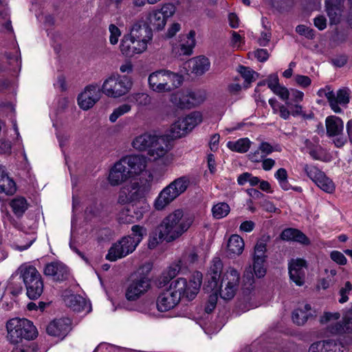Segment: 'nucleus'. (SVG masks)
<instances>
[{"instance_id": "a878e982", "label": "nucleus", "mask_w": 352, "mask_h": 352, "mask_svg": "<svg viewBox=\"0 0 352 352\" xmlns=\"http://www.w3.org/2000/svg\"><path fill=\"white\" fill-rule=\"evenodd\" d=\"M326 7L331 23L338 24L340 22L343 12V1L340 0L326 1Z\"/></svg>"}, {"instance_id": "4468645a", "label": "nucleus", "mask_w": 352, "mask_h": 352, "mask_svg": "<svg viewBox=\"0 0 352 352\" xmlns=\"http://www.w3.org/2000/svg\"><path fill=\"white\" fill-rule=\"evenodd\" d=\"M129 168L122 157L116 162L109 172L108 179L110 184L118 186L131 177Z\"/></svg>"}, {"instance_id": "f3484780", "label": "nucleus", "mask_w": 352, "mask_h": 352, "mask_svg": "<svg viewBox=\"0 0 352 352\" xmlns=\"http://www.w3.org/2000/svg\"><path fill=\"white\" fill-rule=\"evenodd\" d=\"M179 295L174 294L171 289L162 292L157 299V308L161 312L173 309L180 301Z\"/></svg>"}, {"instance_id": "393cba45", "label": "nucleus", "mask_w": 352, "mask_h": 352, "mask_svg": "<svg viewBox=\"0 0 352 352\" xmlns=\"http://www.w3.org/2000/svg\"><path fill=\"white\" fill-rule=\"evenodd\" d=\"M187 272L186 267L182 264V261L179 260L169 266L167 271L164 272L159 279L158 286L163 287L170 280L175 278L179 272Z\"/></svg>"}, {"instance_id": "a18cd8bd", "label": "nucleus", "mask_w": 352, "mask_h": 352, "mask_svg": "<svg viewBox=\"0 0 352 352\" xmlns=\"http://www.w3.org/2000/svg\"><path fill=\"white\" fill-rule=\"evenodd\" d=\"M230 211V206L225 202H220L213 206L212 215L215 219H219L226 217Z\"/></svg>"}, {"instance_id": "8fccbe9b", "label": "nucleus", "mask_w": 352, "mask_h": 352, "mask_svg": "<svg viewBox=\"0 0 352 352\" xmlns=\"http://www.w3.org/2000/svg\"><path fill=\"white\" fill-rule=\"evenodd\" d=\"M266 260L264 258H252V268L257 278H262L266 274Z\"/></svg>"}, {"instance_id": "4d7b16f0", "label": "nucleus", "mask_w": 352, "mask_h": 352, "mask_svg": "<svg viewBox=\"0 0 352 352\" xmlns=\"http://www.w3.org/2000/svg\"><path fill=\"white\" fill-rule=\"evenodd\" d=\"M239 72L248 84L256 80L255 76H258L257 73L254 71L244 66H240Z\"/></svg>"}, {"instance_id": "338daca9", "label": "nucleus", "mask_w": 352, "mask_h": 352, "mask_svg": "<svg viewBox=\"0 0 352 352\" xmlns=\"http://www.w3.org/2000/svg\"><path fill=\"white\" fill-rule=\"evenodd\" d=\"M330 257L334 262L339 265H345L346 263V258L339 251H332Z\"/></svg>"}, {"instance_id": "6ab92c4d", "label": "nucleus", "mask_w": 352, "mask_h": 352, "mask_svg": "<svg viewBox=\"0 0 352 352\" xmlns=\"http://www.w3.org/2000/svg\"><path fill=\"white\" fill-rule=\"evenodd\" d=\"M131 177L140 175L143 172L147 166V158L143 155H131L122 157Z\"/></svg>"}, {"instance_id": "c03bdc74", "label": "nucleus", "mask_w": 352, "mask_h": 352, "mask_svg": "<svg viewBox=\"0 0 352 352\" xmlns=\"http://www.w3.org/2000/svg\"><path fill=\"white\" fill-rule=\"evenodd\" d=\"M129 102L140 107H146L151 104V97L145 93H134L128 96Z\"/></svg>"}, {"instance_id": "5701e85b", "label": "nucleus", "mask_w": 352, "mask_h": 352, "mask_svg": "<svg viewBox=\"0 0 352 352\" xmlns=\"http://www.w3.org/2000/svg\"><path fill=\"white\" fill-rule=\"evenodd\" d=\"M329 331L332 334H344L352 333V305L344 314L342 320L337 322L329 327Z\"/></svg>"}, {"instance_id": "72a5a7b5", "label": "nucleus", "mask_w": 352, "mask_h": 352, "mask_svg": "<svg viewBox=\"0 0 352 352\" xmlns=\"http://www.w3.org/2000/svg\"><path fill=\"white\" fill-rule=\"evenodd\" d=\"M16 191L14 182L7 175L3 168L0 165V192L6 195H12Z\"/></svg>"}, {"instance_id": "69168bd1", "label": "nucleus", "mask_w": 352, "mask_h": 352, "mask_svg": "<svg viewBox=\"0 0 352 352\" xmlns=\"http://www.w3.org/2000/svg\"><path fill=\"white\" fill-rule=\"evenodd\" d=\"M158 11L163 14V16L167 20V19L172 16L175 14V7L172 3H166L162 7L160 10H158Z\"/></svg>"}, {"instance_id": "c756f323", "label": "nucleus", "mask_w": 352, "mask_h": 352, "mask_svg": "<svg viewBox=\"0 0 352 352\" xmlns=\"http://www.w3.org/2000/svg\"><path fill=\"white\" fill-rule=\"evenodd\" d=\"M309 352H341L339 345L334 340H321L314 342Z\"/></svg>"}, {"instance_id": "6e6552de", "label": "nucleus", "mask_w": 352, "mask_h": 352, "mask_svg": "<svg viewBox=\"0 0 352 352\" xmlns=\"http://www.w3.org/2000/svg\"><path fill=\"white\" fill-rule=\"evenodd\" d=\"M240 273L234 268L230 267L223 273L221 281L220 296L229 300L234 298L238 290L240 282Z\"/></svg>"}, {"instance_id": "a211bd4d", "label": "nucleus", "mask_w": 352, "mask_h": 352, "mask_svg": "<svg viewBox=\"0 0 352 352\" xmlns=\"http://www.w3.org/2000/svg\"><path fill=\"white\" fill-rule=\"evenodd\" d=\"M64 302L66 306L74 311H85L88 314L91 311V306L85 298L77 294H70L64 296Z\"/></svg>"}, {"instance_id": "aec40b11", "label": "nucleus", "mask_w": 352, "mask_h": 352, "mask_svg": "<svg viewBox=\"0 0 352 352\" xmlns=\"http://www.w3.org/2000/svg\"><path fill=\"white\" fill-rule=\"evenodd\" d=\"M222 269L223 263L221 261L219 258H214L208 272V283L206 285L208 291H217Z\"/></svg>"}, {"instance_id": "6e6d98bb", "label": "nucleus", "mask_w": 352, "mask_h": 352, "mask_svg": "<svg viewBox=\"0 0 352 352\" xmlns=\"http://www.w3.org/2000/svg\"><path fill=\"white\" fill-rule=\"evenodd\" d=\"M304 170L307 175L315 183L319 179V177L324 173L317 167L314 166H309L305 164L304 166Z\"/></svg>"}, {"instance_id": "37998d69", "label": "nucleus", "mask_w": 352, "mask_h": 352, "mask_svg": "<svg viewBox=\"0 0 352 352\" xmlns=\"http://www.w3.org/2000/svg\"><path fill=\"white\" fill-rule=\"evenodd\" d=\"M195 32L191 30L186 36V40L180 45V52L184 55H190L195 46Z\"/></svg>"}, {"instance_id": "49530a36", "label": "nucleus", "mask_w": 352, "mask_h": 352, "mask_svg": "<svg viewBox=\"0 0 352 352\" xmlns=\"http://www.w3.org/2000/svg\"><path fill=\"white\" fill-rule=\"evenodd\" d=\"M350 91L347 88H342L339 89L336 94L333 92V100L336 102V105L339 107V104L346 105L349 102Z\"/></svg>"}, {"instance_id": "864d4df0", "label": "nucleus", "mask_w": 352, "mask_h": 352, "mask_svg": "<svg viewBox=\"0 0 352 352\" xmlns=\"http://www.w3.org/2000/svg\"><path fill=\"white\" fill-rule=\"evenodd\" d=\"M124 188H128L127 195L131 202L135 201L142 195L141 188L138 182L131 183L130 184L124 186Z\"/></svg>"}, {"instance_id": "052dcab7", "label": "nucleus", "mask_w": 352, "mask_h": 352, "mask_svg": "<svg viewBox=\"0 0 352 352\" xmlns=\"http://www.w3.org/2000/svg\"><path fill=\"white\" fill-rule=\"evenodd\" d=\"M109 30L110 32L109 41L112 45H116L118 38L121 35V32L119 28L114 24H111L109 27Z\"/></svg>"}, {"instance_id": "3c124183", "label": "nucleus", "mask_w": 352, "mask_h": 352, "mask_svg": "<svg viewBox=\"0 0 352 352\" xmlns=\"http://www.w3.org/2000/svg\"><path fill=\"white\" fill-rule=\"evenodd\" d=\"M316 184L320 189L328 193H331L335 190V185L333 181L327 177L324 173L319 177V179L316 182Z\"/></svg>"}, {"instance_id": "0e129e2a", "label": "nucleus", "mask_w": 352, "mask_h": 352, "mask_svg": "<svg viewBox=\"0 0 352 352\" xmlns=\"http://www.w3.org/2000/svg\"><path fill=\"white\" fill-rule=\"evenodd\" d=\"M217 299L218 297L216 292L209 296L207 304L205 307V311L206 313L210 314L215 309Z\"/></svg>"}, {"instance_id": "f704fd0d", "label": "nucleus", "mask_w": 352, "mask_h": 352, "mask_svg": "<svg viewBox=\"0 0 352 352\" xmlns=\"http://www.w3.org/2000/svg\"><path fill=\"white\" fill-rule=\"evenodd\" d=\"M210 61L205 56H198L191 59L189 65L191 67L192 72L197 75H202L210 68Z\"/></svg>"}, {"instance_id": "09e8293b", "label": "nucleus", "mask_w": 352, "mask_h": 352, "mask_svg": "<svg viewBox=\"0 0 352 352\" xmlns=\"http://www.w3.org/2000/svg\"><path fill=\"white\" fill-rule=\"evenodd\" d=\"M198 257L197 250L195 248H192L186 250L184 253L182 258L180 260L182 261V264L188 270V267L197 261Z\"/></svg>"}, {"instance_id": "de8ad7c7", "label": "nucleus", "mask_w": 352, "mask_h": 352, "mask_svg": "<svg viewBox=\"0 0 352 352\" xmlns=\"http://www.w3.org/2000/svg\"><path fill=\"white\" fill-rule=\"evenodd\" d=\"M267 240L261 239L257 241L252 254V258L267 259Z\"/></svg>"}, {"instance_id": "412c9836", "label": "nucleus", "mask_w": 352, "mask_h": 352, "mask_svg": "<svg viewBox=\"0 0 352 352\" xmlns=\"http://www.w3.org/2000/svg\"><path fill=\"white\" fill-rule=\"evenodd\" d=\"M71 329V321L69 318L54 320L46 329L47 333L52 336L64 338Z\"/></svg>"}, {"instance_id": "c9c22d12", "label": "nucleus", "mask_w": 352, "mask_h": 352, "mask_svg": "<svg viewBox=\"0 0 352 352\" xmlns=\"http://www.w3.org/2000/svg\"><path fill=\"white\" fill-rule=\"evenodd\" d=\"M188 285L186 279L179 278L171 282L169 288L174 294L179 295V298L186 296L188 298Z\"/></svg>"}, {"instance_id": "c85d7f7f", "label": "nucleus", "mask_w": 352, "mask_h": 352, "mask_svg": "<svg viewBox=\"0 0 352 352\" xmlns=\"http://www.w3.org/2000/svg\"><path fill=\"white\" fill-rule=\"evenodd\" d=\"M311 309L309 304L300 305L292 313L293 322L298 326L305 324L307 320L313 316Z\"/></svg>"}, {"instance_id": "bb28decb", "label": "nucleus", "mask_w": 352, "mask_h": 352, "mask_svg": "<svg viewBox=\"0 0 352 352\" xmlns=\"http://www.w3.org/2000/svg\"><path fill=\"white\" fill-rule=\"evenodd\" d=\"M325 125L327 134L329 137L339 136L343 131V121L337 116H328L325 120Z\"/></svg>"}, {"instance_id": "bf43d9fd", "label": "nucleus", "mask_w": 352, "mask_h": 352, "mask_svg": "<svg viewBox=\"0 0 352 352\" xmlns=\"http://www.w3.org/2000/svg\"><path fill=\"white\" fill-rule=\"evenodd\" d=\"M296 32L300 35L305 36L308 39L314 38V30L305 25H298L296 28Z\"/></svg>"}, {"instance_id": "f257e3e1", "label": "nucleus", "mask_w": 352, "mask_h": 352, "mask_svg": "<svg viewBox=\"0 0 352 352\" xmlns=\"http://www.w3.org/2000/svg\"><path fill=\"white\" fill-rule=\"evenodd\" d=\"M192 222L193 218L191 216L184 214L182 210L177 209L164 218L157 227V233L160 239L171 242L184 234Z\"/></svg>"}, {"instance_id": "1a4fd4ad", "label": "nucleus", "mask_w": 352, "mask_h": 352, "mask_svg": "<svg viewBox=\"0 0 352 352\" xmlns=\"http://www.w3.org/2000/svg\"><path fill=\"white\" fill-rule=\"evenodd\" d=\"M206 98L204 91H186L173 94L170 101L180 109H191L203 103Z\"/></svg>"}, {"instance_id": "f03ea898", "label": "nucleus", "mask_w": 352, "mask_h": 352, "mask_svg": "<svg viewBox=\"0 0 352 352\" xmlns=\"http://www.w3.org/2000/svg\"><path fill=\"white\" fill-rule=\"evenodd\" d=\"M131 232V235L123 236L111 245L106 256L107 260L116 261L131 254L146 235V229L139 225L133 226Z\"/></svg>"}, {"instance_id": "7c9ffc66", "label": "nucleus", "mask_w": 352, "mask_h": 352, "mask_svg": "<svg viewBox=\"0 0 352 352\" xmlns=\"http://www.w3.org/2000/svg\"><path fill=\"white\" fill-rule=\"evenodd\" d=\"M280 237L283 241H294L304 245L309 243V240L306 235L295 228L285 229L281 232Z\"/></svg>"}, {"instance_id": "7ed1b4c3", "label": "nucleus", "mask_w": 352, "mask_h": 352, "mask_svg": "<svg viewBox=\"0 0 352 352\" xmlns=\"http://www.w3.org/2000/svg\"><path fill=\"white\" fill-rule=\"evenodd\" d=\"M26 289L27 296L31 300L38 299L43 292L44 283L41 274L32 265H22L18 270Z\"/></svg>"}, {"instance_id": "9d476101", "label": "nucleus", "mask_w": 352, "mask_h": 352, "mask_svg": "<svg viewBox=\"0 0 352 352\" xmlns=\"http://www.w3.org/2000/svg\"><path fill=\"white\" fill-rule=\"evenodd\" d=\"M202 120L199 112H192L185 118H179L170 126V133L173 138H179L190 131Z\"/></svg>"}, {"instance_id": "20e7f679", "label": "nucleus", "mask_w": 352, "mask_h": 352, "mask_svg": "<svg viewBox=\"0 0 352 352\" xmlns=\"http://www.w3.org/2000/svg\"><path fill=\"white\" fill-rule=\"evenodd\" d=\"M148 81L153 91L170 92L182 85L183 77L168 70H160L150 74Z\"/></svg>"}, {"instance_id": "680f3d73", "label": "nucleus", "mask_w": 352, "mask_h": 352, "mask_svg": "<svg viewBox=\"0 0 352 352\" xmlns=\"http://www.w3.org/2000/svg\"><path fill=\"white\" fill-rule=\"evenodd\" d=\"M351 289V283L349 281L346 282L344 287H342L339 292L340 295L341 296V298L339 299L340 303H344L349 300L347 294H349Z\"/></svg>"}, {"instance_id": "ddd939ff", "label": "nucleus", "mask_w": 352, "mask_h": 352, "mask_svg": "<svg viewBox=\"0 0 352 352\" xmlns=\"http://www.w3.org/2000/svg\"><path fill=\"white\" fill-rule=\"evenodd\" d=\"M307 267V262L302 258H292L289 261V278L296 285L302 286L304 285Z\"/></svg>"}, {"instance_id": "2eb2a0df", "label": "nucleus", "mask_w": 352, "mask_h": 352, "mask_svg": "<svg viewBox=\"0 0 352 352\" xmlns=\"http://www.w3.org/2000/svg\"><path fill=\"white\" fill-rule=\"evenodd\" d=\"M120 51L126 56L131 57L135 54L142 53L146 49L144 42H141L131 38L129 35H124L120 44Z\"/></svg>"}, {"instance_id": "774afa93", "label": "nucleus", "mask_w": 352, "mask_h": 352, "mask_svg": "<svg viewBox=\"0 0 352 352\" xmlns=\"http://www.w3.org/2000/svg\"><path fill=\"white\" fill-rule=\"evenodd\" d=\"M294 80L298 85L303 88L309 87L311 82V78L309 76L304 75H296L294 77Z\"/></svg>"}, {"instance_id": "39448f33", "label": "nucleus", "mask_w": 352, "mask_h": 352, "mask_svg": "<svg viewBox=\"0 0 352 352\" xmlns=\"http://www.w3.org/2000/svg\"><path fill=\"white\" fill-rule=\"evenodd\" d=\"M8 339L13 344L25 340H33L37 331L33 323L25 318H12L6 324Z\"/></svg>"}, {"instance_id": "ea45409f", "label": "nucleus", "mask_w": 352, "mask_h": 352, "mask_svg": "<svg viewBox=\"0 0 352 352\" xmlns=\"http://www.w3.org/2000/svg\"><path fill=\"white\" fill-rule=\"evenodd\" d=\"M251 142L247 138H241L236 141H230L228 142V147L233 151L238 153H245L248 151L250 147Z\"/></svg>"}, {"instance_id": "5fc2aeb1", "label": "nucleus", "mask_w": 352, "mask_h": 352, "mask_svg": "<svg viewBox=\"0 0 352 352\" xmlns=\"http://www.w3.org/2000/svg\"><path fill=\"white\" fill-rule=\"evenodd\" d=\"M285 104L290 109L291 113L294 117L300 116L305 119H311L314 117L313 113H310L309 114L305 113L302 111V106L298 103L293 104L292 102L289 101L286 102Z\"/></svg>"}, {"instance_id": "58836bf2", "label": "nucleus", "mask_w": 352, "mask_h": 352, "mask_svg": "<svg viewBox=\"0 0 352 352\" xmlns=\"http://www.w3.org/2000/svg\"><path fill=\"white\" fill-rule=\"evenodd\" d=\"M305 144L307 153L314 160L321 161L324 160L325 155L324 152L320 145L315 144L309 140H305Z\"/></svg>"}, {"instance_id": "2f4dec72", "label": "nucleus", "mask_w": 352, "mask_h": 352, "mask_svg": "<svg viewBox=\"0 0 352 352\" xmlns=\"http://www.w3.org/2000/svg\"><path fill=\"white\" fill-rule=\"evenodd\" d=\"M155 138L156 135L148 133H143L134 138L132 146L138 151H148Z\"/></svg>"}, {"instance_id": "4c0bfd02", "label": "nucleus", "mask_w": 352, "mask_h": 352, "mask_svg": "<svg viewBox=\"0 0 352 352\" xmlns=\"http://www.w3.org/2000/svg\"><path fill=\"white\" fill-rule=\"evenodd\" d=\"M148 20L150 25L156 30H162L166 23V19L163 16V14L158 10L151 12L148 15Z\"/></svg>"}, {"instance_id": "e2e57ef3", "label": "nucleus", "mask_w": 352, "mask_h": 352, "mask_svg": "<svg viewBox=\"0 0 352 352\" xmlns=\"http://www.w3.org/2000/svg\"><path fill=\"white\" fill-rule=\"evenodd\" d=\"M274 94L277 95L282 100L289 102V91L284 86L280 85L273 91Z\"/></svg>"}, {"instance_id": "4be33fe9", "label": "nucleus", "mask_w": 352, "mask_h": 352, "mask_svg": "<svg viewBox=\"0 0 352 352\" xmlns=\"http://www.w3.org/2000/svg\"><path fill=\"white\" fill-rule=\"evenodd\" d=\"M144 210L138 204H131L123 209L120 214V220L122 223H130L138 221L143 217Z\"/></svg>"}, {"instance_id": "13d9d810", "label": "nucleus", "mask_w": 352, "mask_h": 352, "mask_svg": "<svg viewBox=\"0 0 352 352\" xmlns=\"http://www.w3.org/2000/svg\"><path fill=\"white\" fill-rule=\"evenodd\" d=\"M274 6L280 12H287L294 6V0H275Z\"/></svg>"}, {"instance_id": "e433bc0d", "label": "nucleus", "mask_w": 352, "mask_h": 352, "mask_svg": "<svg viewBox=\"0 0 352 352\" xmlns=\"http://www.w3.org/2000/svg\"><path fill=\"white\" fill-rule=\"evenodd\" d=\"M201 280H202V274L199 272H195L192 276L191 279L190 280L189 283H188V298L189 300L193 299L197 294L198 293V291L199 290V288L201 285Z\"/></svg>"}, {"instance_id": "423d86ee", "label": "nucleus", "mask_w": 352, "mask_h": 352, "mask_svg": "<svg viewBox=\"0 0 352 352\" xmlns=\"http://www.w3.org/2000/svg\"><path fill=\"white\" fill-rule=\"evenodd\" d=\"M189 183L188 178L184 176L175 179L160 192L155 199V208L158 210L164 209L187 189Z\"/></svg>"}, {"instance_id": "0eeeda50", "label": "nucleus", "mask_w": 352, "mask_h": 352, "mask_svg": "<svg viewBox=\"0 0 352 352\" xmlns=\"http://www.w3.org/2000/svg\"><path fill=\"white\" fill-rule=\"evenodd\" d=\"M133 82L127 76L112 75L103 82L100 91L108 97L120 98L127 94L131 89Z\"/></svg>"}, {"instance_id": "b1692460", "label": "nucleus", "mask_w": 352, "mask_h": 352, "mask_svg": "<svg viewBox=\"0 0 352 352\" xmlns=\"http://www.w3.org/2000/svg\"><path fill=\"white\" fill-rule=\"evenodd\" d=\"M168 151L169 146L166 138L162 136H156L148 151V155L154 160H157L164 157Z\"/></svg>"}, {"instance_id": "79ce46f5", "label": "nucleus", "mask_w": 352, "mask_h": 352, "mask_svg": "<svg viewBox=\"0 0 352 352\" xmlns=\"http://www.w3.org/2000/svg\"><path fill=\"white\" fill-rule=\"evenodd\" d=\"M317 94L319 97H326L327 98L331 109L335 113H341L342 112V109L340 107H337L336 105V102L333 100V91L331 89V87L329 86H326L324 88H322V89H319L317 92Z\"/></svg>"}, {"instance_id": "cd10ccee", "label": "nucleus", "mask_w": 352, "mask_h": 352, "mask_svg": "<svg viewBox=\"0 0 352 352\" xmlns=\"http://www.w3.org/2000/svg\"><path fill=\"white\" fill-rule=\"evenodd\" d=\"M129 36L138 41L146 43L147 45L148 42L152 38L153 34L151 28L136 23L133 25Z\"/></svg>"}, {"instance_id": "473e14b6", "label": "nucleus", "mask_w": 352, "mask_h": 352, "mask_svg": "<svg viewBox=\"0 0 352 352\" xmlns=\"http://www.w3.org/2000/svg\"><path fill=\"white\" fill-rule=\"evenodd\" d=\"M244 249V242L243 239L237 235L233 234L232 235L227 245V251L230 256H239L240 255Z\"/></svg>"}, {"instance_id": "a19ab883", "label": "nucleus", "mask_w": 352, "mask_h": 352, "mask_svg": "<svg viewBox=\"0 0 352 352\" xmlns=\"http://www.w3.org/2000/svg\"><path fill=\"white\" fill-rule=\"evenodd\" d=\"M13 212L17 217H21L28 209V204L27 200L24 197H19L13 199L10 203Z\"/></svg>"}, {"instance_id": "f8f14e48", "label": "nucleus", "mask_w": 352, "mask_h": 352, "mask_svg": "<svg viewBox=\"0 0 352 352\" xmlns=\"http://www.w3.org/2000/svg\"><path fill=\"white\" fill-rule=\"evenodd\" d=\"M100 89L96 84L89 85L78 97V104L83 110L91 108L100 98Z\"/></svg>"}, {"instance_id": "603ef678", "label": "nucleus", "mask_w": 352, "mask_h": 352, "mask_svg": "<svg viewBox=\"0 0 352 352\" xmlns=\"http://www.w3.org/2000/svg\"><path fill=\"white\" fill-rule=\"evenodd\" d=\"M131 110V106L129 104H122L119 107L115 108L109 116V121L112 123L116 122V120L123 115L129 113Z\"/></svg>"}, {"instance_id": "dca6fc26", "label": "nucleus", "mask_w": 352, "mask_h": 352, "mask_svg": "<svg viewBox=\"0 0 352 352\" xmlns=\"http://www.w3.org/2000/svg\"><path fill=\"white\" fill-rule=\"evenodd\" d=\"M44 274L47 276L52 278L55 281H64L69 276L68 267L61 262H52L45 265Z\"/></svg>"}, {"instance_id": "9b49d317", "label": "nucleus", "mask_w": 352, "mask_h": 352, "mask_svg": "<svg viewBox=\"0 0 352 352\" xmlns=\"http://www.w3.org/2000/svg\"><path fill=\"white\" fill-rule=\"evenodd\" d=\"M150 279L143 275L137 276L132 279L126 291V298L129 301L138 299L150 288Z\"/></svg>"}]
</instances>
